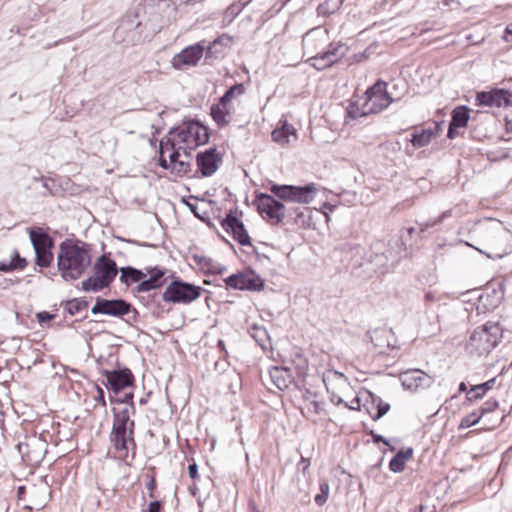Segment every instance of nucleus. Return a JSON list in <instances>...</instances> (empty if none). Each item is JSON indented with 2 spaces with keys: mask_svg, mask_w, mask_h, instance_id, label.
<instances>
[{
  "mask_svg": "<svg viewBox=\"0 0 512 512\" xmlns=\"http://www.w3.org/2000/svg\"><path fill=\"white\" fill-rule=\"evenodd\" d=\"M470 238L481 247L466 242L490 259H501L512 252V232L497 219H483L474 223Z\"/></svg>",
  "mask_w": 512,
  "mask_h": 512,
  "instance_id": "nucleus-1",
  "label": "nucleus"
},
{
  "mask_svg": "<svg viewBox=\"0 0 512 512\" xmlns=\"http://www.w3.org/2000/svg\"><path fill=\"white\" fill-rule=\"evenodd\" d=\"M329 42L328 30L316 27L304 34L302 46L304 54L309 56V63L317 70H323L337 62L344 54L343 45Z\"/></svg>",
  "mask_w": 512,
  "mask_h": 512,
  "instance_id": "nucleus-2",
  "label": "nucleus"
},
{
  "mask_svg": "<svg viewBox=\"0 0 512 512\" xmlns=\"http://www.w3.org/2000/svg\"><path fill=\"white\" fill-rule=\"evenodd\" d=\"M91 257L84 244L65 240L59 246L57 264L65 280L79 279L90 266Z\"/></svg>",
  "mask_w": 512,
  "mask_h": 512,
  "instance_id": "nucleus-3",
  "label": "nucleus"
},
{
  "mask_svg": "<svg viewBox=\"0 0 512 512\" xmlns=\"http://www.w3.org/2000/svg\"><path fill=\"white\" fill-rule=\"evenodd\" d=\"M134 427L135 423L130 419L128 408L114 413L109 439L119 458L123 460L128 457L129 447L132 446L133 449L136 447Z\"/></svg>",
  "mask_w": 512,
  "mask_h": 512,
  "instance_id": "nucleus-4",
  "label": "nucleus"
},
{
  "mask_svg": "<svg viewBox=\"0 0 512 512\" xmlns=\"http://www.w3.org/2000/svg\"><path fill=\"white\" fill-rule=\"evenodd\" d=\"M383 108L384 83L381 79H379L365 92L361 98L349 105L347 114L349 117L355 119L358 117L379 113Z\"/></svg>",
  "mask_w": 512,
  "mask_h": 512,
  "instance_id": "nucleus-5",
  "label": "nucleus"
},
{
  "mask_svg": "<svg viewBox=\"0 0 512 512\" xmlns=\"http://www.w3.org/2000/svg\"><path fill=\"white\" fill-rule=\"evenodd\" d=\"M502 332L498 322L488 321L472 332L468 347L478 354H487L499 344Z\"/></svg>",
  "mask_w": 512,
  "mask_h": 512,
  "instance_id": "nucleus-6",
  "label": "nucleus"
},
{
  "mask_svg": "<svg viewBox=\"0 0 512 512\" xmlns=\"http://www.w3.org/2000/svg\"><path fill=\"white\" fill-rule=\"evenodd\" d=\"M94 274L82 282L84 291H100L108 287L117 276L118 269L114 260L101 255L93 266Z\"/></svg>",
  "mask_w": 512,
  "mask_h": 512,
  "instance_id": "nucleus-7",
  "label": "nucleus"
},
{
  "mask_svg": "<svg viewBox=\"0 0 512 512\" xmlns=\"http://www.w3.org/2000/svg\"><path fill=\"white\" fill-rule=\"evenodd\" d=\"M169 135L176 138L185 153L186 150H193L199 145L205 144L209 139L207 128L199 122H189L172 129Z\"/></svg>",
  "mask_w": 512,
  "mask_h": 512,
  "instance_id": "nucleus-8",
  "label": "nucleus"
},
{
  "mask_svg": "<svg viewBox=\"0 0 512 512\" xmlns=\"http://www.w3.org/2000/svg\"><path fill=\"white\" fill-rule=\"evenodd\" d=\"M270 191L283 201L309 204L315 199L318 188L314 183L305 186L274 184L270 187Z\"/></svg>",
  "mask_w": 512,
  "mask_h": 512,
  "instance_id": "nucleus-9",
  "label": "nucleus"
},
{
  "mask_svg": "<svg viewBox=\"0 0 512 512\" xmlns=\"http://www.w3.org/2000/svg\"><path fill=\"white\" fill-rule=\"evenodd\" d=\"M244 92L245 87L243 84H235L225 92L217 104L211 107V115L219 126H225L230 122L233 112L231 100L235 96L244 94Z\"/></svg>",
  "mask_w": 512,
  "mask_h": 512,
  "instance_id": "nucleus-10",
  "label": "nucleus"
},
{
  "mask_svg": "<svg viewBox=\"0 0 512 512\" xmlns=\"http://www.w3.org/2000/svg\"><path fill=\"white\" fill-rule=\"evenodd\" d=\"M255 204L258 212L272 225L280 224L285 217V206L268 194H259L256 196Z\"/></svg>",
  "mask_w": 512,
  "mask_h": 512,
  "instance_id": "nucleus-11",
  "label": "nucleus"
},
{
  "mask_svg": "<svg viewBox=\"0 0 512 512\" xmlns=\"http://www.w3.org/2000/svg\"><path fill=\"white\" fill-rule=\"evenodd\" d=\"M201 294V287L181 281H173L165 290L163 299L166 302L190 303Z\"/></svg>",
  "mask_w": 512,
  "mask_h": 512,
  "instance_id": "nucleus-12",
  "label": "nucleus"
},
{
  "mask_svg": "<svg viewBox=\"0 0 512 512\" xmlns=\"http://www.w3.org/2000/svg\"><path fill=\"white\" fill-rule=\"evenodd\" d=\"M399 380L404 390L418 392L429 388L433 379L430 375L420 369H408L399 374Z\"/></svg>",
  "mask_w": 512,
  "mask_h": 512,
  "instance_id": "nucleus-13",
  "label": "nucleus"
},
{
  "mask_svg": "<svg viewBox=\"0 0 512 512\" xmlns=\"http://www.w3.org/2000/svg\"><path fill=\"white\" fill-rule=\"evenodd\" d=\"M225 283L236 290L260 291L264 287L263 279L253 271L232 274L225 279Z\"/></svg>",
  "mask_w": 512,
  "mask_h": 512,
  "instance_id": "nucleus-14",
  "label": "nucleus"
},
{
  "mask_svg": "<svg viewBox=\"0 0 512 512\" xmlns=\"http://www.w3.org/2000/svg\"><path fill=\"white\" fill-rule=\"evenodd\" d=\"M131 307V304L122 299H98L92 307L91 312L92 314H105L114 317H121L129 313Z\"/></svg>",
  "mask_w": 512,
  "mask_h": 512,
  "instance_id": "nucleus-15",
  "label": "nucleus"
},
{
  "mask_svg": "<svg viewBox=\"0 0 512 512\" xmlns=\"http://www.w3.org/2000/svg\"><path fill=\"white\" fill-rule=\"evenodd\" d=\"M221 225L223 229L230 233L235 241L242 246L251 245L250 237L241 222L233 211H230L222 220Z\"/></svg>",
  "mask_w": 512,
  "mask_h": 512,
  "instance_id": "nucleus-16",
  "label": "nucleus"
},
{
  "mask_svg": "<svg viewBox=\"0 0 512 512\" xmlns=\"http://www.w3.org/2000/svg\"><path fill=\"white\" fill-rule=\"evenodd\" d=\"M204 46L201 43L189 46L176 54L172 59L175 69H182L186 66H195L202 58Z\"/></svg>",
  "mask_w": 512,
  "mask_h": 512,
  "instance_id": "nucleus-17",
  "label": "nucleus"
},
{
  "mask_svg": "<svg viewBox=\"0 0 512 512\" xmlns=\"http://www.w3.org/2000/svg\"><path fill=\"white\" fill-rule=\"evenodd\" d=\"M511 94L503 89H493L488 92H479L476 96L478 105L490 107L508 106L511 102Z\"/></svg>",
  "mask_w": 512,
  "mask_h": 512,
  "instance_id": "nucleus-18",
  "label": "nucleus"
},
{
  "mask_svg": "<svg viewBox=\"0 0 512 512\" xmlns=\"http://www.w3.org/2000/svg\"><path fill=\"white\" fill-rule=\"evenodd\" d=\"M221 162V156L217 153L215 148H210L197 155V165L201 174L205 177L214 174Z\"/></svg>",
  "mask_w": 512,
  "mask_h": 512,
  "instance_id": "nucleus-19",
  "label": "nucleus"
},
{
  "mask_svg": "<svg viewBox=\"0 0 512 512\" xmlns=\"http://www.w3.org/2000/svg\"><path fill=\"white\" fill-rule=\"evenodd\" d=\"M146 275L149 274L148 279L144 278L136 287V291L139 293L148 292L150 290L158 289L163 286L165 279V269L159 267H147Z\"/></svg>",
  "mask_w": 512,
  "mask_h": 512,
  "instance_id": "nucleus-20",
  "label": "nucleus"
},
{
  "mask_svg": "<svg viewBox=\"0 0 512 512\" xmlns=\"http://www.w3.org/2000/svg\"><path fill=\"white\" fill-rule=\"evenodd\" d=\"M271 136L273 141L281 146L290 145L298 138L296 129L287 120H280L279 126L273 130Z\"/></svg>",
  "mask_w": 512,
  "mask_h": 512,
  "instance_id": "nucleus-21",
  "label": "nucleus"
},
{
  "mask_svg": "<svg viewBox=\"0 0 512 512\" xmlns=\"http://www.w3.org/2000/svg\"><path fill=\"white\" fill-rule=\"evenodd\" d=\"M105 376L110 388L117 394L122 389L133 384V375L130 370L106 371Z\"/></svg>",
  "mask_w": 512,
  "mask_h": 512,
  "instance_id": "nucleus-22",
  "label": "nucleus"
},
{
  "mask_svg": "<svg viewBox=\"0 0 512 512\" xmlns=\"http://www.w3.org/2000/svg\"><path fill=\"white\" fill-rule=\"evenodd\" d=\"M470 119L469 109L466 106H457L451 113L447 136L450 139L455 138L456 130L467 126Z\"/></svg>",
  "mask_w": 512,
  "mask_h": 512,
  "instance_id": "nucleus-23",
  "label": "nucleus"
},
{
  "mask_svg": "<svg viewBox=\"0 0 512 512\" xmlns=\"http://www.w3.org/2000/svg\"><path fill=\"white\" fill-rule=\"evenodd\" d=\"M440 124L435 123L433 127L419 128L415 127L412 133L411 143L415 148H422L427 146L432 138L438 135Z\"/></svg>",
  "mask_w": 512,
  "mask_h": 512,
  "instance_id": "nucleus-24",
  "label": "nucleus"
},
{
  "mask_svg": "<svg viewBox=\"0 0 512 512\" xmlns=\"http://www.w3.org/2000/svg\"><path fill=\"white\" fill-rule=\"evenodd\" d=\"M291 369L288 366H274L269 370L270 378L279 390H284L293 383Z\"/></svg>",
  "mask_w": 512,
  "mask_h": 512,
  "instance_id": "nucleus-25",
  "label": "nucleus"
},
{
  "mask_svg": "<svg viewBox=\"0 0 512 512\" xmlns=\"http://www.w3.org/2000/svg\"><path fill=\"white\" fill-rule=\"evenodd\" d=\"M303 398L302 411L307 417L312 418L314 415H320L324 412V402L318 399L317 395L306 391Z\"/></svg>",
  "mask_w": 512,
  "mask_h": 512,
  "instance_id": "nucleus-26",
  "label": "nucleus"
},
{
  "mask_svg": "<svg viewBox=\"0 0 512 512\" xmlns=\"http://www.w3.org/2000/svg\"><path fill=\"white\" fill-rule=\"evenodd\" d=\"M414 450L412 447H405L397 451L389 462V469L394 473L404 471L406 463L413 458Z\"/></svg>",
  "mask_w": 512,
  "mask_h": 512,
  "instance_id": "nucleus-27",
  "label": "nucleus"
},
{
  "mask_svg": "<svg viewBox=\"0 0 512 512\" xmlns=\"http://www.w3.org/2000/svg\"><path fill=\"white\" fill-rule=\"evenodd\" d=\"M29 236L34 250L52 248L53 246L52 238L42 228L30 229Z\"/></svg>",
  "mask_w": 512,
  "mask_h": 512,
  "instance_id": "nucleus-28",
  "label": "nucleus"
},
{
  "mask_svg": "<svg viewBox=\"0 0 512 512\" xmlns=\"http://www.w3.org/2000/svg\"><path fill=\"white\" fill-rule=\"evenodd\" d=\"M26 265V259L22 258L19 252L15 249L12 251L10 260L0 261V271L7 273L14 270H23L26 267Z\"/></svg>",
  "mask_w": 512,
  "mask_h": 512,
  "instance_id": "nucleus-29",
  "label": "nucleus"
},
{
  "mask_svg": "<svg viewBox=\"0 0 512 512\" xmlns=\"http://www.w3.org/2000/svg\"><path fill=\"white\" fill-rule=\"evenodd\" d=\"M496 379L492 378L482 384L474 385L472 386L466 394V399L469 402H475L477 400L482 399L488 391H490L494 384Z\"/></svg>",
  "mask_w": 512,
  "mask_h": 512,
  "instance_id": "nucleus-30",
  "label": "nucleus"
},
{
  "mask_svg": "<svg viewBox=\"0 0 512 512\" xmlns=\"http://www.w3.org/2000/svg\"><path fill=\"white\" fill-rule=\"evenodd\" d=\"M120 280L126 285L131 283H140L142 279L146 278V273L136 268L127 266L120 269Z\"/></svg>",
  "mask_w": 512,
  "mask_h": 512,
  "instance_id": "nucleus-31",
  "label": "nucleus"
},
{
  "mask_svg": "<svg viewBox=\"0 0 512 512\" xmlns=\"http://www.w3.org/2000/svg\"><path fill=\"white\" fill-rule=\"evenodd\" d=\"M294 222L301 228H309L313 225V210L309 207H303L295 210Z\"/></svg>",
  "mask_w": 512,
  "mask_h": 512,
  "instance_id": "nucleus-32",
  "label": "nucleus"
},
{
  "mask_svg": "<svg viewBox=\"0 0 512 512\" xmlns=\"http://www.w3.org/2000/svg\"><path fill=\"white\" fill-rule=\"evenodd\" d=\"M292 366L296 374L303 377L308 370V362L306 358L299 352L295 353L294 359L292 360Z\"/></svg>",
  "mask_w": 512,
  "mask_h": 512,
  "instance_id": "nucleus-33",
  "label": "nucleus"
},
{
  "mask_svg": "<svg viewBox=\"0 0 512 512\" xmlns=\"http://www.w3.org/2000/svg\"><path fill=\"white\" fill-rule=\"evenodd\" d=\"M35 254L36 264L40 267H48L53 260L51 248L35 250Z\"/></svg>",
  "mask_w": 512,
  "mask_h": 512,
  "instance_id": "nucleus-34",
  "label": "nucleus"
},
{
  "mask_svg": "<svg viewBox=\"0 0 512 512\" xmlns=\"http://www.w3.org/2000/svg\"><path fill=\"white\" fill-rule=\"evenodd\" d=\"M184 159H178L177 163L174 164V167L172 169L173 172L177 173L178 175H184L190 171L191 163H190V154L188 153V150H186V154L183 151Z\"/></svg>",
  "mask_w": 512,
  "mask_h": 512,
  "instance_id": "nucleus-35",
  "label": "nucleus"
},
{
  "mask_svg": "<svg viewBox=\"0 0 512 512\" xmlns=\"http://www.w3.org/2000/svg\"><path fill=\"white\" fill-rule=\"evenodd\" d=\"M179 147V143L176 141V138L173 136L165 137L160 141L159 153L163 156L166 153L168 155Z\"/></svg>",
  "mask_w": 512,
  "mask_h": 512,
  "instance_id": "nucleus-36",
  "label": "nucleus"
},
{
  "mask_svg": "<svg viewBox=\"0 0 512 512\" xmlns=\"http://www.w3.org/2000/svg\"><path fill=\"white\" fill-rule=\"evenodd\" d=\"M87 306H88V302L86 300L76 298V299H72L66 303L65 310L70 315H75V314L79 313L80 311H82L83 309L87 308Z\"/></svg>",
  "mask_w": 512,
  "mask_h": 512,
  "instance_id": "nucleus-37",
  "label": "nucleus"
},
{
  "mask_svg": "<svg viewBox=\"0 0 512 512\" xmlns=\"http://www.w3.org/2000/svg\"><path fill=\"white\" fill-rule=\"evenodd\" d=\"M482 418V414L479 411H473L461 419L459 429H466L476 425Z\"/></svg>",
  "mask_w": 512,
  "mask_h": 512,
  "instance_id": "nucleus-38",
  "label": "nucleus"
},
{
  "mask_svg": "<svg viewBox=\"0 0 512 512\" xmlns=\"http://www.w3.org/2000/svg\"><path fill=\"white\" fill-rule=\"evenodd\" d=\"M251 336L262 348H265L268 335L264 328L254 326L251 331Z\"/></svg>",
  "mask_w": 512,
  "mask_h": 512,
  "instance_id": "nucleus-39",
  "label": "nucleus"
},
{
  "mask_svg": "<svg viewBox=\"0 0 512 512\" xmlns=\"http://www.w3.org/2000/svg\"><path fill=\"white\" fill-rule=\"evenodd\" d=\"M330 492V486L327 482L320 483V493L314 497V501L317 505L322 506L326 503Z\"/></svg>",
  "mask_w": 512,
  "mask_h": 512,
  "instance_id": "nucleus-40",
  "label": "nucleus"
},
{
  "mask_svg": "<svg viewBox=\"0 0 512 512\" xmlns=\"http://www.w3.org/2000/svg\"><path fill=\"white\" fill-rule=\"evenodd\" d=\"M499 404L498 401L495 399H489L486 402L483 403L481 408L478 410L480 414H482V417L486 415L487 413L494 412L498 408Z\"/></svg>",
  "mask_w": 512,
  "mask_h": 512,
  "instance_id": "nucleus-41",
  "label": "nucleus"
},
{
  "mask_svg": "<svg viewBox=\"0 0 512 512\" xmlns=\"http://www.w3.org/2000/svg\"><path fill=\"white\" fill-rule=\"evenodd\" d=\"M364 407L366 408L367 412L369 413V415L371 416V418L373 420H377V419L381 418L384 415V406H382L381 402H379L375 407L372 406V408L375 409V412H373L367 406V404H365Z\"/></svg>",
  "mask_w": 512,
  "mask_h": 512,
  "instance_id": "nucleus-42",
  "label": "nucleus"
},
{
  "mask_svg": "<svg viewBox=\"0 0 512 512\" xmlns=\"http://www.w3.org/2000/svg\"><path fill=\"white\" fill-rule=\"evenodd\" d=\"M140 24L141 23L139 21L135 22V19H132L131 16H128L126 19L122 21L121 25L117 28L116 33L118 34L122 29L127 28L128 26L137 28L140 26Z\"/></svg>",
  "mask_w": 512,
  "mask_h": 512,
  "instance_id": "nucleus-43",
  "label": "nucleus"
},
{
  "mask_svg": "<svg viewBox=\"0 0 512 512\" xmlns=\"http://www.w3.org/2000/svg\"><path fill=\"white\" fill-rule=\"evenodd\" d=\"M180 151H183V147L182 146L177 147L168 156L169 157V163L171 165V170L173 169L174 164H176L178 159L180 158Z\"/></svg>",
  "mask_w": 512,
  "mask_h": 512,
  "instance_id": "nucleus-44",
  "label": "nucleus"
},
{
  "mask_svg": "<svg viewBox=\"0 0 512 512\" xmlns=\"http://www.w3.org/2000/svg\"><path fill=\"white\" fill-rule=\"evenodd\" d=\"M97 394L94 396V400L99 402L103 407L106 406L104 391L99 386H96Z\"/></svg>",
  "mask_w": 512,
  "mask_h": 512,
  "instance_id": "nucleus-45",
  "label": "nucleus"
},
{
  "mask_svg": "<svg viewBox=\"0 0 512 512\" xmlns=\"http://www.w3.org/2000/svg\"><path fill=\"white\" fill-rule=\"evenodd\" d=\"M37 319L40 323H44V322H47V321H50L54 318V315L53 314H50L46 311H42V312H39L37 313Z\"/></svg>",
  "mask_w": 512,
  "mask_h": 512,
  "instance_id": "nucleus-46",
  "label": "nucleus"
},
{
  "mask_svg": "<svg viewBox=\"0 0 512 512\" xmlns=\"http://www.w3.org/2000/svg\"><path fill=\"white\" fill-rule=\"evenodd\" d=\"M387 87H388V83H386V94H385V97H386V107L391 102H393L395 99H399L400 98V94H397V93L394 94L393 92L388 91Z\"/></svg>",
  "mask_w": 512,
  "mask_h": 512,
  "instance_id": "nucleus-47",
  "label": "nucleus"
},
{
  "mask_svg": "<svg viewBox=\"0 0 512 512\" xmlns=\"http://www.w3.org/2000/svg\"><path fill=\"white\" fill-rule=\"evenodd\" d=\"M161 503L160 501H152L149 503L147 512H160Z\"/></svg>",
  "mask_w": 512,
  "mask_h": 512,
  "instance_id": "nucleus-48",
  "label": "nucleus"
},
{
  "mask_svg": "<svg viewBox=\"0 0 512 512\" xmlns=\"http://www.w3.org/2000/svg\"><path fill=\"white\" fill-rule=\"evenodd\" d=\"M188 473L190 478L195 479L198 475V467L196 463L190 464L188 466Z\"/></svg>",
  "mask_w": 512,
  "mask_h": 512,
  "instance_id": "nucleus-49",
  "label": "nucleus"
},
{
  "mask_svg": "<svg viewBox=\"0 0 512 512\" xmlns=\"http://www.w3.org/2000/svg\"><path fill=\"white\" fill-rule=\"evenodd\" d=\"M159 165H160L162 168H164V169H169V168H171V165H170V163L166 160L165 155H163V156H162L161 154H160V157H159Z\"/></svg>",
  "mask_w": 512,
  "mask_h": 512,
  "instance_id": "nucleus-50",
  "label": "nucleus"
},
{
  "mask_svg": "<svg viewBox=\"0 0 512 512\" xmlns=\"http://www.w3.org/2000/svg\"><path fill=\"white\" fill-rule=\"evenodd\" d=\"M350 409H353V410H357L360 408V398L359 397H355L350 405L348 406Z\"/></svg>",
  "mask_w": 512,
  "mask_h": 512,
  "instance_id": "nucleus-51",
  "label": "nucleus"
},
{
  "mask_svg": "<svg viewBox=\"0 0 512 512\" xmlns=\"http://www.w3.org/2000/svg\"><path fill=\"white\" fill-rule=\"evenodd\" d=\"M323 208L325 209L324 214H325L326 219L328 221L329 220V216H328L326 211L333 212V210L335 209V206L330 204V203H324L323 204Z\"/></svg>",
  "mask_w": 512,
  "mask_h": 512,
  "instance_id": "nucleus-52",
  "label": "nucleus"
},
{
  "mask_svg": "<svg viewBox=\"0 0 512 512\" xmlns=\"http://www.w3.org/2000/svg\"><path fill=\"white\" fill-rule=\"evenodd\" d=\"M299 466H302L303 471H305L310 466V461L302 457L299 462Z\"/></svg>",
  "mask_w": 512,
  "mask_h": 512,
  "instance_id": "nucleus-53",
  "label": "nucleus"
},
{
  "mask_svg": "<svg viewBox=\"0 0 512 512\" xmlns=\"http://www.w3.org/2000/svg\"><path fill=\"white\" fill-rule=\"evenodd\" d=\"M387 346L391 347L392 349H399L400 348V345L398 344V340L397 339L392 340V342L389 339H387Z\"/></svg>",
  "mask_w": 512,
  "mask_h": 512,
  "instance_id": "nucleus-54",
  "label": "nucleus"
},
{
  "mask_svg": "<svg viewBox=\"0 0 512 512\" xmlns=\"http://www.w3.org/2000/svg\"><path fill=\"white\" fill-rule=\"evenodd\" d=\"M343 0H327L326 4L329 5L330 2H334V5L332 7V11L333 12L334 10L338 9L340 4L342 3Z\"/></svg>",
  "mask_w": 512,
  "mask_h": 512,
  "instance_id": "nucleus-55",
  "label": "nucleus"
},
{
  "mask_svg": "<svg viewBox=\"0 0 512 512\" xmlns=\"http://www.w3.org/2000/svg\"><path fill=\"white\" fill-rule=\"evenodd\" d=\"M132 399H133V394L130 392V393L125 394V396L121 400V402H123V403H131L132 404Z\"/></svg>",
  "mask_w": 512,
  "mask_h": 512,
  "instance_id": "nucleus-56",
  "label": "nucleus"
},
{
  "mask_svg": "<svg viewBox=\"0 0 512 512\" xmlns=\"http://www.w3.org/2000/svg\"><path fill=\"white\" fill-rule=\"evenodd\" d=\"M505 34H506V35H505V40H506V41H509L508 35H510V36H511V39H512V23H511V24H509V25L506 27V29H505Z\"/></svg>",
  "mask_w": 512,
  "mask_h": 512,
  "instance_id": "nucleus-57",
  "label": "nucleus"
},
{
  "mask_svg": "<svg viewBox=\"0 0 512 512\" xmlns=\"http://www.w3.org/2000/svg\"><path fill=\"white\" fill-rule=\"evenodd\" d=\"M187 205L189 206L190 210L194 213V215L198 218H202L201 215L197 212V209H196V206L193 205V204H190V203H187Z\"/></svg>",
  "mask_w": 512,
  "mask_h": 512,
  "instance_id": "nucleus-58",
  "label": "nucleus"
},
{
  "mask_svg": "<svg viewBox=\"0 0 512 512\" xmlns=\"http://www.w3.org/2000/svg\"><path fill=\"white\" fill-rule=\"evenodd\" d=\"M371 435L373 436L375 443H379L381 441H384V438H383L382 435H376L373 432H371Z\"/></svg>",
  "mask_w": 512,
  "mask_h": 512,
  "instance_id": "nucleus-59",
  "label": "nucleus"
},
{
  "mask_svg": "<svg viewBox=\"0 0 512 512\" xmlns=\"http://www.w3.org/2000/svg\"><path fill=\"white\" fill-rule=\"evenodd\" d=\"M49 182H50V181H49L48 179H42V186H43L46 190H48V191H50V190H51V189H50V186H49Z\"/></svg>",
  "mask_w": 512,
  "mask_h": 512,
  "instance_id": "nucleus-60",
  "label": "nucleus"
},
{
  "mask_svg": "<svg viewBox=\"0 0 512 512\" xmlns=\"http://www.w3.org/2000/svg\"><path fill=\"white\" fill-rule=\"evenodd\" d=\"M467 391H468V390H467V386H466V384H465L464 382H461V383L459 384V392H466V393H467Z\"/></svg>",
  "mask_w": 512,
  "mask_h": 512,
  "instance_id": "nucleus-61",
  "label": "nucleus"
},
{
  "mask_svg": "<svg viewBox=\"0 0 512 512\" xmlns=\"http://www.w3.org/2000/svg\"><path fill=\"white\" fill-rule=\"evenodd\" d=\"M505 126H506V130H507L508 132H511V131H512V121H510V120H507V119H506V124H505Z\"/></svg>",
  "mask_w": 512,
  "mask_h": 512,
  "instance_id": "nucleus-62",
  "label": "nucleus"
},
{
  "mask_svg": "<svg viewBox=\"0 0 512 512\" xmlns=\"http://www.w3.org/2000/svg\"><path fill=\"white\" fill-rule=\"evenodd\" d=\"M153 488H154V480H151L150 483L148 484V489L153 490Z\"/></svg>",
  "mask_w": 512,
  "mask_h": 512,
  "instance_id": "nucleus-63",
  "label": "nucleus"
},
{
  "mask_svg": "<svg viewBox=\"0 0 512 512\" xmlns=\"http://www.w3.org/2000/svg\"><path fill=\"white\" fill-rule=\"evenodd\" d=\"M400 84H401L403 90H405L406 89V84L403 81H400Z\"/></svg>",
  "mask_w": 512,
  "mask_h": 512,
  "instance_id": "nucleus-64",
  "label": "nucleus"
}]
</instances>
